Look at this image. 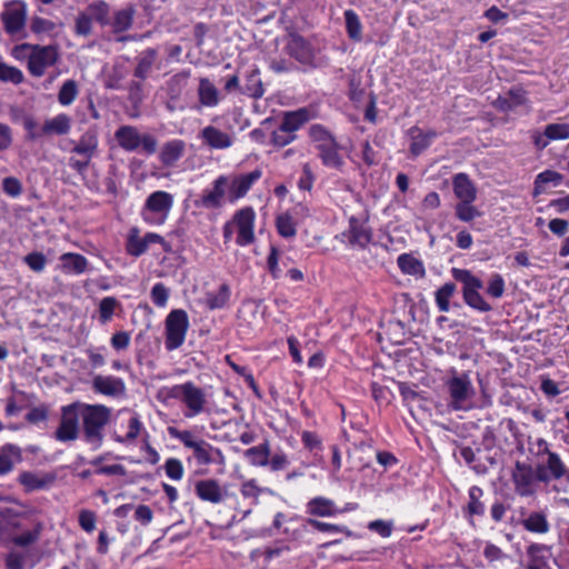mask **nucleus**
<instances>
[{"label":"nucleus","instance_id":"obj_1","mask_svg":"<svg viewBox=\"0 0 569 569\" xmlns=\"http://www.w3.org/2000/svg\"><path fill=\"white\" fill-rule=\"evenodd\" d=\"M80 412L84 441L92 445L94 449L100 448L104 438L103 429L111 417V409L104 405L81 402Z\"/></svg>","mask_w":569,"mask_h":569},{"label":"nucleus","instance_id":"obj_2","mask_svg":"<svg viewBox=\"0 0 569 569\" xmlns=\"http://www.w3.org/2000/svg\"><path fill=\"white\" fill-rule=\"evenodd\" d=\"M160 392L164 393L169 399L181 401L187 407L184 411L186 418H192L206 411V393L203 389L191 381L163 388Z\"/></svg>","mask_w":569,"mask_h":569},{"label":"nucleus","instance_id":"obj_3","mask_svg":"<svg viewBox=\"0 0 569 569\" xmlns=\"http://www.w3.org/2000/svg\"><path fill=\"white\" fill-rule=\"evenodd\" d=\"M170 437L181 441L186 448L192 449L193 457L199 465L208 466L213 462L222 463L224 457L220 449L203 439L196 440L189 430H179L174 427L168 428Z\"/></svg>","mask_w":569,"mask_h":569},{"label":"nucleus","instance_id":"obj_4","mask_svg":"<svg viewBox=\"0 0 569 569\" xmlns=\"http://www.w3.org/2000/svg\"><path fill=\"white\" fill-rule=\"evenodd\" d=\"M452 278L462 284V297L463 301L470 308L480 312H489L492 310L490 303H488L480 295L479 290L482 289V281L472 274L470 270L452 268Z\"/></svg>","mask_w":569,"mask_h":569},{"label":"nucleus","instance_id":"obj_5","mask_svg":"<svg viewBox=\"0 0 569 569\" xmlns=\"http://www.w3.org/2000/svg\"><path fill=\"white\" fill-rule=\"evenodd\" d=\"M27 518L24 507L9 498L0 499V541L10 542Z\"/></svg>","mask_w":569,"mask_h":569},{"label":"nucleus","instance_id":"obj_6","mask_svg":"<svg viewBox=\"0 0 569 569\" xmlns=\"http://www.w3.org/2000/svg\"><path fill=\"white\" fill-rule=\"evenodd\" d=\"M18 50H30L28 58V70L37 78L44 74L46 69L57 63L59 59V52L56 46H40L31 43L18 44Z\"/></svg>","mask_w":569,"mask_h":569},{"label":"nucleus","instance_id":"obj_7","mask_svg":"<svg viewBox=\"0 0 569 569\" xmlns=\"http://www.w3.org/2000/svg\"><path fill=\"white\" fill-rule=\"evenodd\" d=\"M114 139L124 151L132 152L141 147L146 154H153L157 151L158 141L149 134H140L139 130L129 124L119 127L114 132Z\"/></svg>","mask_w":569,"mask_h":569},{"label":"nucleus","instance_id":"obj_8","mask_svg":"<svg viewBox=\"0 0 569 569\" xmlns=\"http://www.w3.org/2000/svg\"><path fill=\"white\" fill-rule=\"evenodd\" d=\"M188 329V313L183 309L170 311L164 321L166 349L172 351L180 348L184 342Z\"/></svg>","mask_w":569,"mask_h":569},{"label":"nucleus","instance_id":"obj_9","mask_svg":"<svg viewBox=\"0 0 569 569\" xmlns=\"http://www.w3.org/2000/svg\"><path fill=\"white\" fill-rule=\"evenodd\" d=\"M447 388L450 396L448 406L456 411L467 410L469 408L468 402L475 396L469 375L467 372L459 376L455 375L447 381Z\"/></svg>","mask_w":569,"mask_h":569},{"label":"nucleus","instance_id":"obj_10","mask_svg":"<svg viewBox=\"0 0 569 569\" xmlns=\"http://www.w3.org/2000/svg\"><path fill=\"white\" fill-rule=\"evenodd\" d=\"M81 402L76 401L61 408L60 423L54 432V438L58 441L67 442L74 441L79 437Z\"/></svg>","mask_w":569,"mask_h":569},{"label":"nucleus","instance_id":"obj_11","mask_svg":"<svg viewBox=\"0 0 569 569\" xmlns=\"http://www.w3.org/2000/svg\"><path fill=\"white\" fill-rule=\"evenodd\" d=\"M173 206V197L166 191L150 193L142 209L143 220L162 223Z\"/></svg>","mask_w":569,"mask_h":569},{"label":"nucleus","instance_id":"obj_12","mask_svg":"<svg viewBox=\"0 0 569 569\" xmlns=\"http://www.w3.org/2000/svg\"><path fill=\"white\" fill-rule=\"evenodd\" d=\"M254 220L256 212L251 207H244L234 212L230 221L237 230L238 246L246 247L254 242Z\"/></svg>","mask_w":569,"mask_h":569},{"label":"nucleus","instance_id":"obj_13","mask_svg":"<svg viewBox=\"0 0 569 569\" xmlns=\"http://www.w3.org/2000/svg\"><path fill=\"white\" fill-rule=\"evenodd\" d=\"M286 53L295 59L306 68H315V50L311 43L297 32H291L288 36L286 46Z\"/></svg>","mask_w":569,"mask_h":569},{"label":"nucleus","instance_id":"obj_14","mask_svg":"<svg viewBox=\"0 0 569 569\" xmlns=\"http://www.w3.org/2000/svg\"><path fill=\"white\" fill-rule=\"evenodd\" d=\"M27 20V6L21 0H13L6 4L1 13L3 29L9 36H16L24 29Z\"/></svg>","mask_w":569,"mask_h":569},{"label":"nucleus","instance_id":"obj_15","mask_svg":"<svg viewBox=\"0 0 569 569\" xmlns=\"http://www.w3.org/2000/svg\"><path fill=\"white\" fill-rule=\"evenodd\" d=\"M546 465L537 467V479L542 482H549L551 479H566L569 482V469L565 466L559 455L549 452Z\"/></svg>","mask_w":569,"mask_h":569},{"label":"nucleus","instance_id":"obj_16","mask_svg":"<svg viewBox=\"0 0 569 569\" xmlns=\"http://www.w3.org/2000/svg\"><path fill=\"white\" fill-rule=\"evenodd\" d=\"M229 184L227 176H219L212 183V189L206 190L203 194L194 200V206L204 209H217L222 206L226 189Z\"/></svg>","mask_w":569,"mask_h":569},{"label":"nucleus","instance_id":"obj_17","mask_svg":"<svg viewBox=\"0 0 569 569\" xmlns=\"http://www.w3.org/2000/svg\"><path fill=\"white\" fill-rule=\"evenodd\" d=\"M537 478L533 468L525 462L517 461L512 472V481L518 495L529 497L533 495V481Z\"/></svg>","mask_w":569,"mask_h":569},{"label":"nucleus","instance_id":"obj_18","mask_svg":"<svg viewBox=\"0 0 569 569\" xmlns=\"http://www.w3.org/2000/svg\"><path fill=\"white\" fill-rule=\"evenodd\" d=\"M342 237L351 247L366 249L372 240V231L356 217H350L348 229L342 232Z\"/></svg>","mask_w":569,"mask_h":569},{"label":"nucleus","instance_id":"obj_19","mask_svg":"<svg viewBox=\"0 0 569 569\" xmlns=\"http://www.w3.org/2000/svg\"><path fill=\"white\" fill-rule=\"evenodd\" d=\"M194 492L199 499L214 505L221 503L228 496L226 488H222L216 479L199 480L194 485Z\"/></svg>","mask_w":569,"mask_h":569},{"label":"nucleus","instance_id":"obj_20","mask_svg":"<svg viewBox=\"0 0 569 569\" xmlns=\"http://www.w3.org/2000/svg\"><path fill=\"white\" fill-rule=\"evenodd\" d=\"M262 176L261 170L256 169L249 173L234 176L229 180V200L231 202L244 197L252 184Z\"/></svg>","mask_w":569,"mask_h":569},{"label":"nucleus","instance_id":"obj_21","mask_svg":"<svg viewBox=\"0 0 569 569\" xmlns=\"http://www.w3.org/2000/svg\"><path fill=\"white\" fill-rule=\"evenodd\" d=\"M92 389L108 397H122L126 395V385L121 378L98 375L92 380Z\"/></svg>","mask_w":569,"mask_h":569},{"label":"nucleus","instance_id":"obj_22","mask_svg":"<svg viewBox=\"0 0 569 569\" xmlns=\"http://www.w3.org/2000/svg\"><path fill=\"white\" fill-rule=\"evenodd\" d=\"M203 144L211 149H227L232 146L233 138L213 126H207L199 132Z\"/></svg>","mask_w":569,"mask_h":569},{"label":"nucleus","instance_id":"obj_23","mask_svg":"<svg viewBox=\"0 0 569 569\" xmlns=\"http://www.w3.org/2000/svg\"><path fill=\"white\" fill-rule=\"evenodd\" d=\"M312 119V113L308 108H300L295 111H286L282 114V131H290L292 134L302 128Z\"/></svg>","mask_w":569,"mask_h":569},{"label":"nucleus","instance_id":"obj_24","mask_svg":"<svg viewBox=\"0 0 569 569\" xmlns=\"http://www.w3.org/2000/svg\"><path fill=\"white\" fill-rule=\"evenodd\" d=\"M98 131L96 128H89L84 133L81 134L79 141L71 149L72 153H77L80 157L93 158L98 151Z\"/></svg>","mask_w":569,"mask_h":569},{"label":"nucleus","instance_id":"obj_25","mask_svg":"<svg viewBox=\"0 0 569 569\" xmlns=\"http://www.w3.org/2000/svg\"><path fill=\"white\" fill-rule=\"evenodd\" d=\"M455 196L465 202H473L477 198V189L467 173H458L453 177Z\"/></svg>","mask_w":569,"mask_h":569},{"label":"nucleus","instance_id":"obj_26","mask_svg":"<svg viewBox=\"0 0 569 569\" xmlns=\"http://www.w3.org/2000/svg\"><path fill=\"white\" fill-rule=\"evenodd\" d=\"M316 149L318 150V156L321 159L323 166L341 170L345 162L342 156L339 152L340 144L337 142V140L327 146H316Z\"/></svg>","mask_w":569,"mask_h":569},{"label":"nucleus","instance_id":"obj_27","mask_svg":"<svg viewBox=\"0 0 569 569\" xmlns=\"http://www.w3.org/2000/svg\"><path fill=\"white\" fill-rule=\"evenodd\" d=\"M71 123V118L67 113H59L43 122L41 132L44 133V136H64L70 132Z\"/></svg>","mask_w":569,"mask_h":569},{"label":"nucleus","instance_id":"obj_28","mask_svg":"<svg viewBox=\"0 0 569 569\" xmlns=\"http://www.w3.org/2000/svg\"><path fill=\"white\" fill-rule=\"evenodd\" d=\"M158 59V50L154 48H148L139 53L136 58L137 66L133 71L134 78L139 80H146L150 74L154 62Z\"/></svg>","mask_w":569,"mask_h":569},{"label":"nucleus","instance_id":"obj_29","mask_svg":"<svg viewBox=\"0 0 569 569\" xmlns=\"http://www.w3.org/2000/svg\"><path fill=\"white\" fill-rule=\"evenodd\" d=\"M184 149V141L180 139L170 140L162 146L159 159L164 167H172L183 156Z\"/></svg>","mask_w":569,"mask_h":569},{"label":"nucleus","instance_id":"obj_30","mask_svg":"<svg viewBox=\"0 0 569 569\" xmlns=\"http://www.w3.org/2000/svg\"><path fill=\"white\" fill-rule=\"evenodd\" d=\"M56 480V477L51 473L38 476L37 473L24 471L19 476V482L24 486L27 491H34L48 488Z\"/></svg>","mask_w":569,"mask_h":569},{"label":"nucleus","instance_id":"obj_31","mask_svg":"<svg viewBox=\"0 0 569 569\" xmlns=\"http://www.w3.org/2000/svg\"><path fill=\"white\" fill-rule=\"evenodd\" d=\"M410 152L412 156L417 157L421 154L427 148H429L432 140L437 137V132L433 130L422 132V130L418 127H413L410 129Z\"/></svg>","mask_w":569,"mask_h":569},{"label":"nucleus","instance_id":"obj_32","mask_svg":"<svg viewBox=\"0 0 569 569\" xmlns=\"http://www.w3.org/2000/svg\"><path fill=\"white\" fill-rule=\"evenodd\" d=\"M306 508L307 513L315 517H331L339 511L335 502L325 497L312 498Z\"/></svg>","mask_w":569,"mask_h":569},{"label":"nucleus","instance_id":"obj_33","mask_svg":"<svg viewBox=\"0 0 569 569\" xmlns=\"http://www.w3.org/2000/svg\"><path fill=\"white\" fill-rule=\"evenodd\" d=\"M240 92L252 99H260L264 94V87L260 79V70L254 67L246 77L244 84Z\"/></svg>","mask_w":569,"mask_h":569},{"label":"nucleus","instance_id":"obj_34","mask_svg":"<svg viewBox=\"0 0 569 569\" xmlns=\"http://www.w3.org/2000/svg\"><path fill=\"white\" fill-rule=\"evenodd\" d=\"M198 97L199 102L204 107H216L220 102L219 90L208 78L199 80Z\"/></svg>","mask_w":569,"mask_h":569},{"label":"nucleus","instance_id":"obj_35","mask_svg":"<svg viewBox=\"0 0 569 569\" xmlns=\"http://www.w3.org/2000/svg\"><path fill=\"white\" fill-rule=\"evenodd\" d=\"M523 528L532 533L543 535L550 530L547 515L543 511H532L521 520Z\"/></svg>","mask_w":569,"mask_h":569},{"label":"nucleus","instance_id":"obj_36","mask_svg":"<svg viewBox=\"0 0 569 569\" xmlns=\"http://www.w3.org/2000/svg\"><path fill=\"white\" fill-rule=\"evenodd\" d=\"M61 268L67 273L81 274L88 268V260L80 253L67 252L60 257Z\"/></svg>","mask_w":569,"mask_h":569},{"label":"nucleus","instance_id":"obj_37","mask_svg":"<svg viewBox=\"0 0 569 569\" xmlns=\"http://www.w3.org/2000/svg\"><path fill=\"white\" fill-rule=\"evenodd\" d=\"M22 459L21 449L14 445H6L0 452V476L10 472L16 462Z\"/></svg>","mask_w":569,"mask_h":569},{"label":"nucleus","instance_id":"obj_38","mask_svg":"<svg viewBox=\"0 0 569 569\" xmlns=\"http://www.w3.org/2000/svg\"><path fill=\"white\" fill-rule=\"evenodd\" d=\"M247 460L256 467H266L269 463L270 458V445L269 441H264L258 446L251 447L244 451Z\"/></svg>","mask_w":569,"mask_h":569},{"label":"nucleus","instance_id":"obj_39","mask_svg":"<svg viewBox=\"0 0 569 569\" xmlns=\"http://www.w3.org/2000/svg\"><path fill=\"white\" fill-rule=\"evenodd\" d=\"M136 9L132 4L118 10L114 13L112 28L114 32H123L131 28Z\"/></svg>","mask_w":569,"mask_h":569},{"label":"nucleus","instance_id":"obj_40","mask_svg":"<svg viewBox=\"0 0 569 569\" xmlns=\"http://www.w3.org/2000/svg\"><path fill=\"white\" fill-rule=\"evenodd\" d=\"M345 22H346V31L348 37L356 42L361 41L362 39V24L358 17V14L349 9L346 10L345 13Z\"/></svg>","mask_w":569,"mask_h":569},{"label":"nucleus","instance_id":"obj_41","mask_svg":"<svg viewBox=\"0 0 569 569\" xmlns=\"http://www.w3.org/2000/svg\"><path fill=\"white\" fill-rule=\"evenodd\" d=\"M397 263L399 269L410 276H422L425 273L423 264L409 253H402L398 257Z\"/></svg>","mask_w":569,"mask_h":569},{"label":"nucleus","instance_id":"obj_42","mask_svg":"<svg viewBox=\"0 0 569 569\" xmlns=\"http://www.w3.org/2000/svg\"><path fill=\"white\" fill-rule=\"evenodd\" d=\"M457 286L453 282H446L435 293L436 303L441 312L450 310V298L456 293Z\"/></svg>","mask_w":569,"mask_h":569},{"label":"nucleus","instance_id":"obj_43","mask_svg":"<svg viewBox=\"0 0 569 569\" xmlns=\"http://www.w3.org/2000/svg\"><path fill=\"white\" fill-rule=\"evenodd\" d=\"M562 174L553 170H545L540 172L535 180L533 194L537 196L542 193L547 183H553L557 186L562 181Z\"/></svg>","mask_w":569,"mask_h":569},{"label":"nucleus","instance_id":"obj_44","mask_svg":"<svg viewBox=\"0 0 569 569\" xmlns=\"http://www.w3.org/2000/svg\"><path fill=\"white\" fill-rule=\"evenodd\" d=\"M469 502L467 506V512L469 516H483L485 505L481 502L483 490L478 486H472L469 489Z\"/></svg>","mask_w":569,"mask_h":569},{"label":"nucleus","instance_id":"obj_45","mask_svg":"<svg viewBox=\"0 0 569 569\" xmlns=\"http://www.w3.org/2000/svg\"><path fill=\"white\" fill-rule=\"evenodd\" d=\"M42 530L43 525L38 521L32 530L26 531L21 535H13L10 541L19 547H28L39 540Z\"/></svg>","mask_w":569,"mask_h":569},{"label":"nucleus","instance_id":"obj_46","mask_svg":"<svg viewBox=\"0 0 569 569\" xmlns=\"http://www.w3.org/2000/svg\"><path fill=\"white\" fill-rule=\"evenodd\" d=\"M309 137L316 146H327L336 141L332 133L322 124L316 123L309 128Z\"/></svg>","mask_w":569,"mask_h":569},{"label":"nucleus","instance_id":"obj_47","mask_svg":"<svg viewBox=\"0 0 569 569\" xmlns=\"http://www.w3.org/2000/svg\"><path fill=\"white\" fill-rule=\"evenodd\" d=\"M91 19L98 21L101 26L110 23V7L106 1H97L88 7Z\"/></svg>","mask_w":569,"mask_h":569},{"label":"nucleus","instance_id":"obj_48","mask_svg":"<svg viewBox=\"0 0 569 569\" xmlns=\"http://www.w3.org/2000/svg\"><path fill=\"white\" fill-rule=\"evenodd\" d=\"M229 298L230 287L227 283H222L218 292L208 295L207 306L211 310L223 308L228 303Z\"/></svg>","mask_w":569,"mask_h":569},{"label":"nucleus","instance_id":"obj_49","mask_svg":"<svg viewBox=\"0 0 569 569\" xmlns=\"http://www.w3.org/2000/svg\"><path fill=\"white\" fill-rule=\"evenodd\" d=\"M79 93L78 84L74 80L64 81L58 93V101L62 106L71 104Z\"/></svg>","mask_w":569,"mask_h":569},{"label":"nucleus","instance_id":"obj_50","mask_svg":"<svg viewBox=\"0 0 569 569\" xmlns=\"http://www.w3.org/2000/svg\"><path fill=\"white\" fill-rule=\"evenodd\" d=\"M119 301L114 297H104L99 303V320L102 325H106L112 319L116 308L119 306Z\"/></svg>","mask_w":569,"mask_h":569},{"label":"nucleus","instance_id":"obj_51","mask_svg":"<svg viewBox=\"0 0 569 569\" xmlns=\"http://www.w3.org/2000/svg\"><path fill=\"white\" fill-rule=\"evenodd\" d=\"M278 233L283 238H292L297 233L296 224L290 214H280L276 219Z\"/></svg>","mask_w":569,"mask_h":569},{"label":"nucleus","instance_id":"obj_52","mask_svg":"<svg viewBox=\"0 0 569 569\" xmlns=\"http://www.w3.org/2000/svg\"><path fill=\"white\" fill-rule=\"evenodd\" d=\"M23 80L24 77L20 69L4 62H0V81L20 84Z\"/></svg>","mask_w":569,"mask_h":569},{"label":"nucleus","instance_id":"obj_53","mask_svg":"<svg viewBox=\"0 0 569 569\" xmlns=\"http://www.w3.org/2000/svg\"><path fill=\"white\" fill-rule=\"evenodd\" d=\"M455 211H456V217L463 222H469V221L473 220L475 218L480 217V214H481L478 211V209L475 206H472V202H465V201H459L456 204Z\"/></svg>","mask_w":569,"mask_h":569},{"label":"nucleus","instance_id":"obj_54","mask_svg":"<svg viewBox=\"0 0 569 569\" xmlns=\"http://www.w3.org/2000/svg\"><path fill=\"white\" fill-rule=\"evenodd\" d=\"M545 136L551 140L569 138V123H550L545 127Z\"/></svg>","mask_w":569,"mask_h":569},{"label":"nucleus","instance_id":"obj_55","mask_svg":"<svg viewBox=\"0 0 569 569\" xmlns=\"http://www.w3.org/2000/svg\"><path fill=\"white\" fill-rule=\"evenodd\" d=\"M297 139V134H292L290 131H282V126L272 131L270 142L277 148H283Z\"/></svg>","mask_w":569,"mask_h":569},{"label":"nucleus","instance_id":"obj_56","mask_svg":"<svg viewBox=\"0 0 569 569\" xmlns=\"http://www.w3.org/2000/svg\"><path fill=\"white\" fill-rule=\"evenodd\" d=\"M24 263L34 272H42L47 264V258L42 252L33 251L23 257Z\"/></svg>","mask_w":569,"mask_h":569},{"label":"nucleus","instance_id":"obj_57","mask_svg":"<svg viewBox=\"0 0 569 569\" xmlns=\"http://www.w3.org/2000/svg\"><path fill=\"white\" fill-rule=\"evenodd\" d=\"M506 289L505 280L501 274L493 273L487 286V293L492 298H501Z\"/></svg>","mask_w":569,"mask_h":569},{"label":"nucleus","instance_id":"obj_58","mask_svg":"<svg viewBox=\"0 0 569 569\" xmlns=\"http://www.w3.org/2000/svg\"><path fill=\"white\" fill-rule=\"evenodd\" d=\"M148 250V243L146 237L139 238L130 236L127 243V251L133 257H140Z\"/></svg>","mask_w":569,"mask_h":569},{"label":"nucleus","instance_id":"obj_59","mask_svg":"<svg viewBox=\"0 0 569 569\" xmlns=\"http://www.w3.org/2000/svg\"><path fill=\"white\" fill-rule=\"evenodd\" d=\"M23 128L27 131V140L29 141H36L44 137V133L41 132V127L38 126L36 119L31 116L23 118Z\"/></svg>","mask_w":569,"mask_h":569},{"label":"nucleus","instance_id":"obj_60","mask_svg":"<svg viewBox=\"0 0 569 569\" xmlns=\"http://www.w3.org/2000/svg\"><path fill=\"white\" fill-rule=\"evenodd\" d=\"M2 190L6 194L17 198L22 193V183L16 177H6L2 180Z\"/></svg>","mask_w":569,"mask_h":569},{"label":"nucleus","instance_id":"obj_61","mask_svg":"<svg viewBox=\"0 0 569 569\" xmlns=\"http://www.w3.org/2000/svg\"><path fill=\"white\" fill-rule=\"evenodd\" d=\"M143 80H132L128 86V98L133 106H138L142 102L143 94Z\"/></svg>","mask_w":569,"mask_h":569},{"label":"nucleus","instance_id":"obj_62","mask_svg":"<svg viewBox=\"0 0 569 569\" xmlns=\"http://www.w3.org/2000/svg\"><path fill=\"white\" fill-rule=\"evenodd\" d=\"M166 473L172 480H180L183 476L182 462L177 458H169L164 463Z\"/></svg>","mask_w":569,"mask_h":569},{"label":"nucleus","instance_id":"obj_63","mask_svg":"<svg viewBox=\"0 0 569 569\" xmlns=\"http://www.w3.org/2000/svg\"><path fill=\"white\" fill-rule=\"evenodd\" d=\"M169 298V291L167 287L159 282L156 283L151 289V300L158 307L166 306Z\"/></svg>","mask_w":569,"mask_h":569},{"label":"nucleus","instance_id":"obj_64","mask_svg":"<svg viewBox=\"0 0 569 569\" xmlns=\"http://www.w3.org/2000/svg\"><path fill=\"white\" fill-rule=\"evenodd\" d=\"M92 30V19L87 13H80L76 20L74 32L78 36H89Z\"/></svg>","mask_w":569,"mask_h":569}]
</instances>
